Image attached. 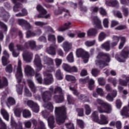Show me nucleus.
I'll return each instance as SVG.
<instances>
[{"mask_svg":"<svg viewBox=\"0 0 129 129\" xmlns=\"http://www.w3.org/2000/svg\"><path fill=\"white\" fill-rule=\"evenodd\" d=\"M49 90V91L41 92V95L42 99L45 103L43 105V107H44V108H47L50 112H53L54 106H53V104L50 102H48V101H50V100H52V94L54 93V87H50ZM46 102L48 103H46Z\"/></svg>","mask_w":129,"mask_h":129,"instance_id":"f257e3e1","label":"nucleus"},{"mask_svg":"<svg viewBox=\"0 0 129 129\" xmlns=\"http://www.w3.org/2000/svg\"><path fill=\"white\" fill-rule=\"evenodd\" d=\"M22 61L21 59L18 60V66L17 68V71L15 75L16 79L18 84L16 85V91L18 94L22 95L23 94V88L24 86L21 83L22 80L23 79V72L22 71Z\"/></svg>","mask_w":129,"mask_h":129,"instance_id":"f03ea898","label":"nucleus"},{"mask_svg":"<svg viewBox=\"0 0 129 129\" xmlns=\"http://www.w3.org/2000/svg\"><path fill=\"white\" fill-rule=\"evenodd\" d=\"M96 58V64L100 68H103V67L107 66L108 65L107 63L110 62V55L108 53L99 52Z\"/></svg>","mask_w":129,"mask_h":129,"instance_id":"7ed1b4c3","label":"nucleus"},{"mask_svg":"<svg viewBox=\"0 0 129 129\" xmlns=\"http://www.w3.org/2000/svg\"><path fill=\"white\" fill-rule=\"evenodd\" d=\"M54 112L56 117V122L58 124H61V123L65 122V120L67 118V113H66V107L65 106L55 107Z\"/></svg>","mask_w":129,"mask_h":129,"instance_id":"20e7f679","label":"nucleus"},{"mask_svg":"<svg viewBox=\"0 0 129 129\" xmlns=\"http://www.w3.org/2000/svg\"><path fill=\"white\" fill-rule=\"evenodd\" d=\"M96 102L98 104H100L101 106H97V109L99 112L101 113H110L112 111V108L111 105L105 102L102 99H97L96 100Z\"/></svg>","mask_w":129,"mask_h":129,"instance_id":"39448f33","label":"nucleus"},{"mask_svg":"<svg viewBox=\"0 0 129 129\" xmlns=\"http://www.w3.org/2000/svg\"><path fill=\"white\" fill-rule=\"evenodd\" d=\"M91 117L95 122H97L99 124H108L109 120L106 116L101 114L100 115V120L98 117V112L96 111H94L92 113Z\"/></svg>","mask_w":129,"mask_h":129,"instance_id":"423d86ee","label":"nucleus"},{"mask_svg":"<svg viewBox=\"0 0 129 129\" xmlns=\"http://www.w3.org/2000/svg\"><path fill=\"white\" fill-rule=\"evenodd\" d=\"M43 63L44 65H47V70L48 72H53L56 70L54 66V61L52 58L45 56L43 58Z\"/></svg>","mask_w":129,"mask_h":129,"instance_id":"0eeeda50","label":"nucleus"},{"mask_svg":"<svg viewBox=\"0 0 129 129\" xmlns=\"http://www.w3.org/2000/svg\"><path fill=\"white\" fill-rule=\"evenodd\" d=\"M129 55V47L125 46L121 51L119 56L118 55L115 56V58L118 62H125V59L128 58Z\"/></svg>","mask_w":129,"mask_h":129,"instance_id":"6e6552de","label":"nucleus"},{"mask_svg":"<svg viewBox=\"0 0 129 129\" xmlns=\"http://www.w3.org/2000/svg\"><path fill=\"white\" fill-rule=\"evenodd\" d=\"M76 55L78 58L82 57L84 59V63H87L89 60V53L81 48L78 49L76 51Z\"/></svg>","mask_w":129,"mask_h":129,"instance_id":"1a4fd4ad","label":"nucleus"},{"mask_svg":"<svg viewBox=\"0 0 129 129\" xmlns=\"http://www.w3.org/2000/svg\"><path fill=\"white\" fill-rule=\"evenodd\" d=\"M36 9L40 14L38 15L37 18L48 19L50 18L51 15L50 14H47V10H46L42 6L38 5L36 7Z\"/></svg>","mask_w":129,"mask_h":129,"instance_id":"9d476101","label":"nucleus"},{"mask_svg":"<svg viewBox=\"0 0 129 129\" xmlns=\"http://www.w3.org/2000/svg\"><path fill=\"white\" fill-rule=\"evenodd\" d=\"M43 76L44 77V83L46 85H50V84H52V83L54 82L53 75L49 73V72L47 71H44Z\"/></svg>","mask_w":129,"mask_h":129,"instance_id":"9b49d317","label":"nucleus"},{"mask_svg":"<svg viewBox=\"0 0 129 129\" xmlns=\"http://www.w3.org/2000/svg\"><path fill=\"white\" fill-rule=\"evenodd\" d=\"M33 63L36 66V70L37 71H41L42 70V68H43V64H42L41 57L39 54H36L35 55Z\"/></svg>","mask_w":129,"mask_h":129,"instance_id":"f8f14e48","label":"nucleus"},{"mask_svg":"<svg viewBox=\"0 0 129 129\" xmlns=\"http://www.w3.org/2000/svg\"><path fill=\"white\" fill-rule=\"evenodd\" d=\"M88 81L89 83L88 88L90 90H93L94 88V80L92 79H89V77H87L86 79H80L79 80L80 83L84 84Z\"/></svg>","mask_w":129,"mask_h":129,"instance_id":"ddd939ff","label":"nucleus"},{"mask_svg":"<svg viewBox=\"0 0 129 129\" xmlns=\"http://www.w3.org/2000/svg\"><path fill=\"white\" fill-rule=\"evenodd\" d=\"M17 22L19 26H21L23 29H25L26 30H30V29L33 28V26H32L28 21L24 19H18Z\"/></svg>","mask_w":129,"mask_h":129,"instance_id":"4468645a","label":"nucleus"},{"mask_svg":"<svg viewBox=\"0 0 129 129\" xmlns=\"http://www.w3.org/2000/svg\"><path fill=\"white\" fill-rule=\"evenodd\" d=\"M27 105L29 106V107H31L32 110L34 112H39V110H40V107L37 103L34 102L32 100H28L27 101Z\"/></svg>","mask_w":129,"mask_h":129,"instance_id":"2eb2a0df","label":"nucleus"},{"mask_svg":"<svg viewBox=\"0 0 129 129\" xmlns=\"http://www.w3.org/2000/svg\"><path fill=\"white\" fill-rule=\"evenodd\" d=\"M33 57H34V54L31 51H26L23 54V60L26 62V63H30L32 60H33Z\"/></svg>","mask_w":129,"mask_h":129,"instance_id":"dca6fc26","label":"nucleus"},{"mask_svg":"<svg viewBox=\"0 0 129 129\" xmlns=\"http://www.w3.org/2000/svg\"><path fill=\"white\" fill-rule=\"evenodd\" d=\"M0 17L2 18L4 22H8L9 19H10V14L9 13L6 12L4 9V8H0Z\"/></svg>","mask_w":129,"mask_h":129,"instance_id":"f3484780","label":"nucleus"},{"mask_svg":"<svg viewBox=\"0 0 129 129\" xmlns=\"http://www.w3.org/2000/svg\"><path fill=\"white\" fill-rule=\"evenodd\" d=\"M3 55L2 58V63L4 66H6L7 64L10 63V61L8 60L10 58V54L6 50H5L3 52Z\"/></svg>","mask_w":129,"mask_h":129,"instance_id":"a211bd4d","label":"nucleus"},{"mask_svg":"<svg viewBox=\"0 0 129 129\" xmlns=\"http://www.w3.org/2000/svg\"><path fill=\"white\" fill-rule=\"evenodd\" d=\"M24 47L27 49H31V50H35L37 48V45L36 44V41L35 40H29L26 42L24 44Z\"/></svg>","mask_w":129,"mask_h":129,"instance_id":"6ab92c4d","label":"nucleus"},{"mask_svg":"<svg viewBox=\"0 0 129 129\" xmlns=\"http://www.w3.org/2000/svg\"><path fill=\"white\" fill-rule=\"evenodd\" d=\"M24 71L27 76H30L31 77L35 75V71L30 66H26L24 67Z\"/></svg>","mask_w":129,"mask_h":129,"instance_id":"aec40b11","label":"nucleus"},{"mask_svg":"<svg viewBox=\"0 0 129 129\" xmlns=\"http://www.w3.org/2000/svg\"><path fill=\"white\" fill-rule=\"evenodd\" d=\"M105 4L108 7H113V8H118L119 7L118 1L116 0L106 1Z\"/></svg>","mask_w":129,"mask_h":129,"instance_id":"412c9836","label":"nucleus"},{"mask_svg":"<svg viewBox=\"0 0 129 129\" xmlns=\"http://www.w3.org/2000/svg\"><path fill=\"white\" fill-rule=\"evenodd\" d=\"M55 48H57L56 44L54 43L51 44L49 47L46 48L47 53L49 54V55H56Z\"/></svg>","mask_w":129,"mask_h":129,"instance_id":"4be33fe9","label":"nucleus"},{"mask_svg":"<svg viewBox=\"0 0 129 129\" xmlns=\"http://www.w3.org/2000/svg\"><path fill=\"white\" fill-rule=\"evenodd\" d=\"M93 24L98 29H102V26L101 25V21L97 17L95 16L93 19Z\"/></svg>","mask_w":129,"mask_h":129,"instance_id":"5701e85b","label":"nucleus"},{"mask_svg":"<svg viewBox=\"0 0 129 129\" xmlns=\"http://www.w3.org/2000/svg\"><path fill=\"white\" fill-rule=\"evenodd\" d=\"M53 99L56 103H61L64 101V94L54 95L53 96Z\"/></svg>","mask_w":129,"mask_h":129,"instance_id":"b1692460","label":"nucleus"},{"mask_svg":"<svg viewBox=\"0 0 129 129\" xmlns=\"http://www.w3.org/2000/svg\"><path fill=\"white\" fill-rule=\"evenodd\" d=\"M71 22H67L64 24L62 26L59 27L57 30L58 32H64V31H66V30H68L71 28Z\"/></svg>","mask_w":129,"mask_h":129,"instance_id":"393cba45","label":"nucleus"},{"mask_svg":"<svg viewBox=\"0 0 129 129\" xmlns=\"http://www.w3.org/2000/svg\"><path fill=\"white\" fill-rule=\"evenodd\" d=\"M27 82L30 89L31 90V91H32L33 93H36V91H37V88H36L35 83H34L33 80H32V79H28L27 80Z\"/></svg>","mask_w":129,"mask_h":129,"instance_id":"a878e982","label":"nucleus"},{"mask_svg":"<svg viewBox=\"0 0 129 129\" xmlns=\"http://www.w3.org/2000/svg\"><path fill=\"white\" fill-rule=\"evenodd\" d=\"M116 95H117V91L114 90L112 94L110 93L107 94L106 99L108 101H113V99L116 97Z\"/></svg>","mask_w":129,"mask_h":129,"instance_id":"bb28decb","label":"nucleus"},{"mask_svg":"<svg viewBox=\"0 0 129 129\" xmlns=\"http://www.w3.org/2000/svg\"><path fill=\"white\" fill-rule=\"evenodd\" d=\"M62 48L66 53H68L72 48V44L68 42V41H65L63 43Z\"/></svg>","mask_w":129,"mask_h":129,"instance_id":"cd10ccee","label":"nucleus"},{"mask_svg":"<svg viewBox=\"0 0 129 129\" xmlns=\"http://www.w3.org/2000/svg\"><path fill=\"white\" fill-rule=\"evenodd\" d=\"M122 78L125 79V81L122 80L121 79H119V84L123 86H126L127 85V82L129 81V77L126 76L125 75H122L121 76Z\"/></svg>","mask_w":129,"mask_h":129,"instance_id":"c85d7f7f","label":"nucleus"},{"mask_svg":"<svg viewBox=\"0 0 129 129\" xmlns=\"http://www.w3.org/2000/svg\"><path fill=\"white\" fill-rule=\"evenodd\" d=\"M102 49H104L105 51H110V48L111 47V43H110V41L108 40L105 42L104 43L101 44V46Z\"/></svg>","mask_w":129,"mask_h":129,"instance_id":"c756f323","label":"nucleus"},{"mask_svg":"<svg viewBox=\"0 0 129 129\" xmlns=\"http://www.w3.org/2000/svg\"><path fill=\"white\" fill-rule=\"evenodd\" d=\"M47 121L48 123V126L51 129L54 128L55 127V118H54V116H50L47 119Z\"/></svg>","mask_w":129,"mask_h":129,"instance_id":"7c9ffc66","label":"nucleus"},{"mask_svg":"<svg viewBox=\"0 0 129 129\" xmlns=\"http://www.w3.org/2000/svg\"><path fill=\"white\" fill-rule=\"evenodd\" d=\"M11 125L12 127H14L15 129H23V123L19 121L18 124H17L16 122L11 119Z\"/></svg>","mask_w":129,"mask_h":129,"instance_id":"2f4dec72","label":"nucleus"},{"mask_svg":"<svg viewBox=\"0 0 129 129\" xmlns=\"http://www.w3.org/2000/svg\"><path fill=\"white\" fill-rule=\"evenodd\" d=\"M112 39V42L111 43V48H114V47H115L118 44L120 38L117 36L114 35Z\"/></svg>","mask_w":129,"mask_h":129,"instance_id":"473e14b6","label":"nucleus"},{"mask_svg":"<svg viewBox=\"0 0 129 129\" xmlns=\"http://www.w3.org/2000/svg\"><path fill=\"white\" fill-rule=\"evenodd\" d=\"M98 32L95 28H91L87 31L88 36L92 37H96Z\"/></svg>","mask_w":129,"mask_h":129,"instance_id":"72a5a7b5","label":"nucleus"},{"mask_svg":"<svg viewBox=\"0 0 129 129\" xmlns=\"http://www.w3.org/2000/svg\"><path fill=\"white\" fill-rule=\"evenodd\" d=\"M63 12H66V13H68V10L65 8H59L58 9L55 10L54 11V14L55 16H60V15H62Z\"/></svg>","mask_w":129,"mask_h":129,"instance_id":"f704fd0d","label":"nucleus"},{"mask_svg":"<svg viewBox=\"0 0 129 129\" xmlns=\"http://www.w3.org/2000/svg\"><path fill=\"white\" fill-rule=\"evenodd\" d=\"M1 114L3 115L4 119L7 121H9V118L10 117V115L9 113L7 111V110H5V109H1Z\"/></svg>","mask_w":129,"mask_h":129,"instance_id":"c9c22d12","label":"nucleus"},{"mask_svg":"<svg viewBox=\"0 0 129 129\" xmlns=\"http://www.w3.org/2000/svg\"><path fill=\"white\" fill-rule=\"evenodd\" d=\"M16 104V100L13 97H9L7 99V105L8 106L10 105H15Z\"/></svg>","mask_w":129,"mask_h":129,"instance_id":"e433bc0d","label":"nucleus"},{"mask_svg":"<svg viewBox=\"0 0 129 129\" xmlns=\"http://www.w3.org/2000/svg\"><path fill=\"white\" fill-rule=\"evenodd\" d=\"M23 116L25 117V118H28L32 116V114L29 110L25 109L23 111Z\"/></svg>","mask_w":129,"mask_h":129,"instance_id":"4c0bfd02","label":"nucleus"},{"mask_svg":"<svg viewBox=\"0 0 129 129\" xmlns=\"http://www.w3.org/2000/svg\"><path fill=\"white\" fill-rule=\"evenodd\" d=\"M55 77L57 80H62V79H63V75L61 73V70L58 69L56 71L55 73Z\"/></svg>","mask_w":129,"mask_h":129,"instance_id":"58836bf2","label":"nucleus"},{"mask_svg":"<svg viewBox=\"0 0 129 129\" xmlns=\"http://www.w3.org/2000/svg\"><path fill=\"white\" fill-rule=\"evenodd\" d=\"M125 42H126V39L124 37H120V42L119 45V49H122L123 46H124V44H125Z\"/></svg>","mask_w":129,"mask_h":129,"instance_id":"ea45409f","label":"nucleus"},{"mask_svg":"<svg viewBox=\"0 0 129 129\" xmlns=\"http://www.w3.org/2000/svg\"><path fill=\"white\" fill-rule=\"evenodd\" d=\"M53 93L54 94H57V93H59V94H63V90L62 89V88L59 86H56L54 88Z\"/></svg>","mask_w":129,"mask_h":129,"instance_id":"a19ab883","label":"nucleus"},{"mask_svg":"<svg viewBox=\"0 0 129 129\" xmlns=\"http://www.w3.org/2000/svg\"><path fill=\"white\" fill-rule=\"evenodd\" d=\"M67 100L69 104H73V103L75 101L74 98L72 97V95L68 94L67 95Z\"/></svg>","mask_w":129,"mask_h":129,"instance_id":"79ce46f5","label":"nucleus"},{"mask_svg":"<svg viewBox=\"0 0 129 129\" xmlns=\"http://www.w3.org/2000/svg\"><path fill=\"white\" fill-rule=\"evenodd\" d=\"M96 92L97 94L100 95L101 97H104L105 96L106 93L103 91V89L100 88H98L96 89Z\"/></svg>","mask_w":129,"mask_h":129,"instance_id":"37998d69","label":"nucleus"},{"mask_svg":"<svg viewBox=\"0 0 129 129\" xmlns=\"http://www.w3.org/2000/svg\"><path fill=\"white\" fill-rule=\"evenodd\" d=\"M47 40L49 42H53V44H55V41H56V37L54 35L49 34L47 36Z\"/></svg>","mask_w":129,"mask_h":129,"instance_id":"c03bdc74","label":"nucleus"},{"mask_svg":"<svg viewBox=\"0 0 129 129\" xmlns=\"http://www.w3.org/2000/svg\"><path fill=\"white\" fill-rule=\"evenodd\" d=\"M22 13H19L16 14V17H17L18 18L20 17H25V16H27L28 15V12H27V10L26 9H23L22 10Z\"/></svg>","mask_w":129,"mask_h":129,"instance_id":"a18cd8bd","label":"nucleus"},{"mask_svg":"<svg viewBox=\"0 0 129 129\" xmlns=\"http://www.w3.org/2000/svg\"><path fill=\"white\" fill-rule=\"evenodd\" d=\"M71 67V66H70L69 64L65 63H62L61 66L62 69H63V70L66 72H68V73H69Z\"/></svg>","mask_w":129,"mask_h":129,"instance_id":"49530a36","label":"nucleus"},{"mask_svg":"<svg viewBox=\"0 0 129 129\" xmlns=\"http://www.w3.org/2000/svg\"><path fill=\"white\" fill-rule=\"evenodd\" d=\"M79 99L82 100L83 102H89V98L84 95H81Z\"/></svg>","mask_w":129,"mask_h":129,"instance_id":"de8ad7c7","label":"nucleus"},{"mask_svg":"<svg viewBox=\"0 0 129 129\" xmlns=\"http://www.w3.org/2000/svg\"><path fill=\"white\" fill-rule=\"evenodd\" d=\"M35 78L37 82H38L40 84H42L43 79H42V76H41V74L36 73L35 74Z\"/></svg>","mask_w":129,"mask_h":129,"instance_id":"09e8293b","label":"nucleus"},{"mask_svg":"<svg viewBox=\"0 0 129 129\" xmlns=\"http://www.w3.org/2000/svg\"><path fill=\"white\" fill-rule=\"evenodd\" d=\"M67 59L70 63H73L74 62V57L73 56V53L71 52L67 57Z\"/></svg>","mask_w":129,"mask_h":129,"instance_id":"8fccbe9b","label":"nucleus"},{"mask_svg":"<svg viewBox=\"0 0 129 129\" xmlns=\"http://www.w3.org/2000/svg\"><path fill=\"white\" fill-rule=\"evenodd\" d=\"M106 37V34L104 32H101L98 36V40L99 42H102L104 39Z\"/></svg>","mask_w":129,"mask_h":129,"instance_id":"3c124183","label":"nucleus"},{"mask_svg":"<svg viewBox=\"0 0 129 129\" xmlns=\"http://www.w3.org/2000/svg\"><path fill=\"white\" fill-rule=\"evenodd\" d=\"M84 108L85 109V113L87 115H89L91 113V108H90V106L87 104L84 105Z\"/></svg>","mask_w":129,"mask_h":129,"instance_id":"603ef678","label":"nucleus"},{"mask_svg":"<svg viewBox=\"0 0 129 129\" xmlns=\"http://www.w3.org/2000/svg\"><path fill=\"white\" fill-rule=\"evenodd\" d=\"M66 79L67 81H76V79L75 77L70 75H66Z\"/></svg>","mask_w":129,"mask_h":129,"instance_id":"864d4df0","label":"nucleus"},{"mask_svg":"<svg viewBox=\"0 0 129 129\" xmlns=\"http://www.w3.org/2000/svg\"><path fill=\"white\" fill-rule=\"evenodd\" d=\"M24 95L28 97H32V93L30 92V90H29L27 87H25L24 88Z\"/></svg>","mask_w":129,"mask_h":129,"instance_id":"5fc2aeb1","label":"nucleus"},{"mask_svg":"<svg viewBox=\"0 0 129 129\" xmlns=\"http://www.w3.org/2000/svg\"><path fill=\"white\" fill-rule=\"evenodd\" d=\"M70 90L73 91V93L74 95H76V96H78L79 95V93L76 89H75V87H74L73 85L70 86Z\"/></svg>","mask_w":129,"mask_h":129,"instance_id":"6e6d98bb","label":"nucleus"},{"mask_svg":"<svg viewBox=\"0 0 129 129\" xmlns=\"http://www.w3.org/2000/svg\"><path fill=\"white\" fill-rule=\"evenodd\" d=\"M43 30L45 32V34H47L48 32H50L51 33H54V30H53V28L50 26H46L43 28Z\"/></svg>","mask_w":129,"mask_h":129,"instance_id":"4d7b16f0","label":"nucleus"},{"mask_svg":"<svg viewBox=\"0 0 129 129\" xmlns=\"http://www.w3.org/2000/svg\"><path fill=\"white\" fill-rule=\"evenodd\" d=\"M48 23H45L43 22H41V21H36L34 23V25L35 26H37L38 27H43V26H46V25H47Z\"/></svg>","mask_w":129,"mask_h":129,"instance_id":"13d9d810","label":"nucleus"},{"mask_svg":"<svg viewBox=\"0 0 129 129\" xmlns=\"http://www.w3.org/2000/svg\"><path fill=\"white\" fill-rule=\"evenodd\" d=\"M98 82L101 86H104V85H105V80L103 78H100L98 79Z\"/></svg>","mask_w":129,"mask_h":129,"instance_id":"bf43d9fd","label":"nucleus"},{"mask_svg":"<svg viewBox=\"0 0 129 129\" xmlns=\"http://www.w3.org/2000/svg\"><path fill=\"white\" fill-rule=\"evenodd\" d=\"M54 61L56 67H59L61 66V64H62V60L61 58H56L54 59Z\"/></svg>","mask_w":129,"mask_h":129,"instance_id":"052dcab7","label":"nucleus"},{"mask_svg":"<svg viewBox=\"0 0 129 129\" xmlns=\"http://www.w3.org/2000/svg\"><path fill=\"white\" fill-rule=\"evenodd\" d=\"M122 12L125 17H127L128 16V8L122 7Z\"/></svg>","mask_w":129,"mask_h":129,"instance_id":"680f3d73","label":"nucleus"},{"mask_svg":"<svg viewBox=\"0 0 129 129\" xmlns=\"http://www.w3.org/2000/svg\"><path fill=\"white\" fill-rule=\"evenodd\" d=\"M21 8H22V5L19 3L16 4V5L14 7L13 10L15 12H19L20 10H21Z\"/></svg>","mask_w":129,"mask_h":129,"instance_id":"e2e57ef3","label":"nucleus"},{"mask_svg":"<svg viewBox=\"0 0 129 129\" xmlns=\"http://www.w3.org/2000/svg\"><path fill=\"white\" fill-rule=\"evenodd\" d=\"M65 125L67 128L75 129V127H74V124L71 122L66 123Z\"/></svg>","mask_w":129,"mask_h":129,"instance_id":"0e129e2a","label":"nucleus"},{"mask_svg":"<svg viewBox=\"0 0 129 129\" xmlns=\"http://www.w3.org/2000/svg\"><path fill=\"white\" fill-rule=\"evenodd\" d=\"M77 122L79 126L81 128H84V122L82 120L78 119L77 120Z\"/></svg>","mask_w":129,"mask_h":129,"instance_id":"69168bd1","label":"nucleus"},{"mask_svg":"<svg viewBox=\"0 0 129 129\" xmlns=\"http://www.w3.org/2000/svg\"><path fill=\"white\" fill-rule=\"evenodd\" d=\"M95 44V40H93L91 41H86L85 42V45L87 46V47H92V46H94Z\"/></svg>","mask_w":129,"mask_h":129,"instance_id":"338daca9","label":"nucleus"},{"mask_svg":"<svg viewBox=\"0 0 129 129\" xmlns=\"http://www.w3.org/2000/svg\"><path fill=\"white\" fill-rule=\"evenodd\" d=\"M14 113L16 116L17 117H20L21 116V113H22V110L20 108L16 109V110L14 111Z\"/></svg>","mask_w":129,"mask_h":129,"instance_id":"774afa93","label":"nucleus"}]
</instances>
